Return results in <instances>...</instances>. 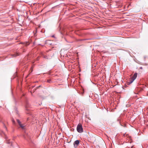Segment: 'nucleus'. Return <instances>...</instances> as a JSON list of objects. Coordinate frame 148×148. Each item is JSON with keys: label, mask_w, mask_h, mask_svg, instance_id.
Listing matches in <instances>:
<instances>
[{"label": "nucleus", "mask_w": 148, "mask_h": 148, "mask_svg": "<svg viewBox=\"0 0 148 148\" xmlns=\"http://www.w3.org/2000/svg\"><path fill=\"white\" fill-rule=\"evenodd\" d=\"M77 130L78 132L81 133L83 132V130L82 124L80 123L79 124L77 125Z\"/></svg>", "instance_id": "f257e3e1"}, {"label": "nucleus", "mask_w": 148, "mask_h": 148, "mask_svg": "<svg viewBox=\"0 0 148 148\" xmlns=\"http://www.w3.org/2000/svg\"><path fill=\"white\" fill-rule=\"evenodd\" d=\"M137 76V73H134L133 76L132 77V79L129 81V82H128V84H131L136 79Z\"/></svg>", "instance_id": "f03ea898"}, {"label": "nucleus", "mask_w": 148, "mask_h": 148, "mask_svg": "<svg viewBox=\"0 0 148 148\" xmlns=\"http://www.w3.org/2000/svg\"><path fill=\"white\" fill-rule=\"evenodd\" d=\"M26 124H22L19 121V128H20L22 130H25L26 128Z\"/></svg>", "instance_id": "7ed1b4c3"}, {"label": "nucleus", "mask_w": 148, "mask_h": 148, "mask_svg": "<svg viewBox=\"0 0 148 148\" xmlns=\"http://www.w3.org/2000/svg\"><path fill=\"white\" fill-rule=\"evenodd\" d=\"M79 140H77L75 141L73 143V145H74V147L75 148H76L79 145Z\"/></svg>", "instance_id": "20e7f679"}, {"label": "nucleus", "mask_w": 148, "mask_h": 148, "mask_svg": "<svg viewBox=\"0 0 148 148\" xmlns=\"http://www.w3.org/2000/svg\"><path fill=\"white\" fill-rule=\"evenodd\" d=\"M23 44V43L22 42H19V45H20V46L22 45ZM23 46H27L29 45V43H23Z\"/></svg>", "instance_id": "39448f33"}, {"label": "nucleus", "mask_w": 148, "mask_h": 148, "mask_svg": "<svg viewBox=\"0 0 148 148\" xmlns=\"http://www.w3.org/2000/svg\"><path fill=\"white\" fill-rule=\"evenodd\" d=\"M5 138L6 139V142H7L6 143H8V144L10 143V142L9 141V140L8 139V137H7V136H5Z\"/></svg>", "instance_id": "423d86ee"}, {"label": "nucleus", "mask_w": 148, "mask_h": 148, "mask_svg": "<svg viewBox=\"0 0 148 148\" xmlns=\"http://www.w3.org/2000/svg\"><path fill=\"white\" fill-rule=\"evenodd\" d=\"M12 122L13 124H15V121H14V120L13 119H12Z\"/></svg>", "instance_id": "0eeeda50"}, {"label": "nucleus", "mask_w": 148, "mask_h": 148, "mask_svg": "<svg viewBox=\"0 0 148 148\" xmlns=\"http://www.w3.org/2000/svg\"><path fill=\"white\" fill-rule=\"evenodd\" d=\"M51 82V80L50 79L47 80V82L48 83H50V82Z\"/></svg>", "instance_id": "6e6552de"}, {"label": "nucleus", "mask_w": 148, "mask_h": 148, "mask_svg": "<svg viewBox=\"0 0 148 148\" xmlns=\"http://www.w3.org/2000/svg\"><path fill=\"white\" fill-rule=\"evenodd\" d=\"M27 106L26 105L25 106V108H26V110H28V109H27Z\"/></svg>", "instance_id": "1a4fd4ad"}, {"label": "nucleus", "mask_w": 148, "mask_h": 148, "mask_svg": "<svg viewBox=\"0 0 148 148\" xmlns=\"http://www.w3.org/2000/svg\"><path fill=\"white\" fill-rule=\"evenodd\" d=\"M4 127H5V129L6 130H7V128H6V127L5 126Z\"/></svg>", "instance_id": "9d476101"}, {"label": "nucleus", "mask_w": 148, "mask_h": 148, "mask_svg": "<svg viewBox=\"0 0 148 148\" xmlns=\"http://www.w3.org/2000/svg\"><path fill=\"white\" fill-rule=\"evenodd\" d=\"M17 122L18 123V119L17 120Z\"/></svg>", "instance_id": "9b49d317"}, {"label": "nucleus", "mask_w": 148, "mask_h": 148, "mask_svg": "<svg viewBox=\"0 0 148 148\" xmlns=\"http://www.w3.org/2000/svg\"><path fill=\"white\" fill-rule=\"evenodd\" d=\"M52 37H54V36H52Z\"/></svg>", "instance_id": "f8f14e48"}, {"label": "nucleus", "mask_w": 148, "mask_h": 148, "mask_svg": "<svg viewBox=\"0 0 148 148\" xmlns=\"http://www.w3.org/2000/svg\"><path fill=\"white\" fill-rule=\"evenodd\" d=\"M14 57L16 56H15V55H14Z\"/></svg>", "instance_id": "ddd939ff"}, {"label": "nucleus", "mask_w": 148, "mask_h": 148, "mask_svg": "<svg viewBox=\"0 0 148 148\" xmlns=\"http://www.w3.org/2000/svg\"><path fill=\"white\" fill-rule=\"evenodd\" d=\"M140 68L142 69V67H140Z\"/></svg>", "instance_id": "4468645a"}]
</instances>
